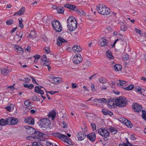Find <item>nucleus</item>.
Returning <instances> with one entry per match:
<instances>
[{
  "label": "nucleus",
  "instance_id": "obj_1",
  "mask_svg": "<svg viewBox=\"0 0 146 146\" xmlns=\"http://www.w3.org/2000/svg\"><path fill=\"white\" fill-rule=\"evenodd\" d=\"M68 29L70 31H74L77 28V22L76 19L72 16L69 17L67 20Z\"/></svg>",
  "mask_w": 146,
  "mask_h": 146
},
{
  "label": "nucleus",
  "instance_id": "obj_2",
  "mask_svg": "<svg viewBox=\"0 0 146 146\" xmlns=\"http://www.w3.org/2000/svg\"><path fill=\"white\" fill-rule=\"evenodd\" d=\"M127 103V101L124 96H120L116 98L115 99V104L120 108H123L126 106Z\"/></svg>",
  "mask_w": 146,
  "mask_h": 146
},
{
  "label": "nucleus",
  "instance_id": "obj_3",
  "mask_svg": "<svg viewBox=\"0 0 146 146\" xmlns=\"http://www.w3.org/2000/svg\"><path fill=\"white\" fill-rule=\"evenodd\" d=\"M96 9L98 13L104 15H108L110 13V9L102 4H100L97 7Z\"/></svg>",
  "mask_w": 146,
  "mask_h": 146
},
{
  "label": "nucleus",
  "instance_id": "obj_4",
  "mask_svg": "<svg viewBox=\"0 0 146 146\" xmlns=\"http://www.w3.org/2000/svg\"><path fill=\"white\" fill-rule=\"evenodd\" d=\"M39 125L42 129L46 130L50 124V121L46 118H42L38 122Z\"/></svg>",
  "mask_w": 146,
  "mask_h": 146
},
{
  "label": "nucleus",
  "instance_id": "obj_5",
  "mask_svg": "<svg viewBox=\"0 0 146 146\" xmlns=\"http://www.w3.org/2000/svg\"><path fill=\"white\" fill-rule=\"evenodd\" d=\"M53 29L57 32H60L62 29L60 23L57 20H54L51 22Z\"/></svg>",
  "mask_w": 146,
  "mask_h": 146
},
{
  "label": "nucleus",
  "instance_id": "obj_6",
  "mask_svg": "<svg viewBox=\"0 0 146 146\" xmlns=\"http://www.w3.org/2000/svg\"><path fill=\"white\" fill-rule=\"evenodd\" d=\"M73 61L74 64H78L80 63L82 60V58L80 54H76L73 58Z\"/></svg>",
  "mask_w": 146,
  "mask_h": 146
},
{
  "label": "nucleus",
  "instance_id": "obj_7",
  "mask_svg": "<svg viewBox=\"0 0 146 146\" xmlns=\"http://www.w3.org/2000/svg\"><path fill=\"white\" fill-rule=\"evenodd\" d=\"M98 132L100 135L102 136L108 137L109 136V133L106 129L102 128L99 129Z\"/></svg>",
  "mask_w": 146,
  "mask_h": 146
},
{
  "label": "nucleus",
  "instance_id": "obj_8",
  "mask_svg": "<svg viewBox=\"0 0 146 146\" xmlns=\"http://www.w3.org/2000/svg\"><path fill=\"white\" fill-rule=\"evenodd\" d=\"M62 79L59 77L53 76L50 82L54 84H57L60 83L62 81Z\"/></svg>",
  "mask_w": 146,
  "mask_h": 146
},
{
  "label": "nucleus",
  "instance_id": "obj_9",
  "mask_svg": "<svg viewBox=\"0 0 146 146\" xmlns=\"http://www.w3.org/2000/svg\"><path fill=\"white\" fill-rule=\"evenodd\" d=\"M120 121L124 124L127 127L129 128H131L132 127V124L130 121L126 119L122 118H121Z\"/></svg>",
  "mask_w": 146,
  "mask_h": 146
},
{
  "label": "nucleus",
  "instance_id": "obj_10",
  "mask_svg": "<svg viewBox=\"0 0 146 146\" xmlns=\"http://www.w3.org/2000/svg\"><path fill=\"white\" fill-rule=\"evenodd\" d=\"M133 107L134 110L135 112L139 113L141 111L142 107L140 105L137 104L136 103H134Z\"/></svg>",
  "mask_w": 146,
  "mask_h": 146
},
{
  "label": "nucleus",
  "instance_id": "obj_11",
  "mask_svg": "<svg viewBox=\"0 0 146 146\" xmlns=\"http://www.w3.org/2000/svg\"><path fill=\"white\" fill-rule=\"evenodd\" d=\"M87 138L92 142H94L96 139V135L95 133L92 132L87 135Z\"/></svg>",
  "mask_w": 146,
  "mask_h": 146
},
{
  "label": "nucleus",
  "instance_id": "obj_12",
  "mask_svg": "<svg viewBox=\"0 0 146 146\" xmlns=\"http://www.w3.org/2000/svg\"><path fill=\"white\" fill-rule=\"evenodd\" d=\"M56 41L57 44L59 46H61L63 43L67 42V41L66 40L60 36H59L58 37V38L56 39Z\"/></svg>",
  "mask_w": 146,
  "mask_h": 146
},
{
  "label": "nucleus",
  "instance_id": "obj_13",
  "mask_svg": "<svg viewBox=\"0 0 146 146\" xmlns=\"http://www.w3.org/2000/svg\"><path fill=\"white\" fill-rule=\"evenodd\" d=\"M9 125H14L16 124L18 122V120L17 118L14 117H10L8 118Z\"/></svg>",
  "mask_w": 146,
  "mask_h": 146
},
{
  "label": "nucleus",
  "instance_id": "obj_14",
  "mask_svg": "<svg viewBox=\"0 0 146 146\" xmlns=\"http://www.w3.org/2000/svg\"><path fill=\"white\" fill-rule=\"evenodd\" d=\"M78 137V140L79 141H81L83 140L86 137L85 133L84 131H80L78 133V135H77Z\"/></svg>",
  "mask_w": 146,
  "mask_h": 146
},
{
  "label": "nucleus",
  "instance_id": "obj_15",
  "mask_svg": "<svg viewBox=\"0 0 146 146\" xmlns=\"http://www.w3.org/2000/svg\"><path fill=\"white\" fill-rule=\"evenodd\" d=\"M25 7H22L18 12H16L13 15L14 16H18L23 15L25 12Z\"/></svg>",
  "mask_w": 146,
  "mask_h": 146
},
{
  "label": "nucleus",
  "instance_id": "obj_16",
  "mask_svg": "<svg viewBox=\"0 0 146 146\" xmlns=\"http://www.w3.org/2000/svg\"><path fill=\"white\" fill-rule=\"evenodd\" d=\"M64 6L65 7L70 9L71 11H75L76 9H77L76 6L69 3H67L64 4Z\"/></svg>",
  "mask_w": 146,
  "mask_h": 146
},
{
  "label": "nucleus",
  "instance_id": "obj_17",
  "mask_svg": "<svg viewBox=\"0 0 146 146\" xmlns=\"http://www.w3.org/2000/svg\"><path fill=\"white\" fill-rule=\"evenodd\" d=\"M107 41L106 39L102 38L99 40V44L100 45L101 47L107 45Z\"/></svg>",
  "mask_w": 146,
  "mask_h": 146
},
{
  "label": "nucleus",
  "instance_id": "obj_18",
  "mask_svg": "<svg viewBox=\"0 0 146 146\" xmlns=\"http://www.w3.org/2000/svg\"><path fill=\"white\" fill-rule=\"evenodd\" d=\"M98 102L99 103L101 104H106L107 102L106 99L104 98H96L93 100L94 102Z\"/></svg>",
  "mask_w": 146,
  "mask_h": 146
},
{
  "label": "nucleus",
  "instance_id": "obj_19",
  "mask_svg": "<svg viewBox=\"0 0 146 146\" xmlns=\"http://www.w3.org/2000/svg\"><path fill=\"white\" fill-rule=\"evenodd\" d=\"M8 118L5 119L2 118L0 119V124L2 126L9 124Z\"/></svg>",
  "mask_w": 146,
  "mask_h": 146
},
{
  "label": "nucleus",
  "instance_id": "obj_20",
  "mask_svg": "<svg viewBox=\"0 0 146 146\" xmlns=\"http://www.w3.org/2000/svg\"><path fill=\"white\" fill-rule=\"evenodd\" d=\"M102 111L103 114L105 115H113V113L112 112L107 109H103Z\"/></svg>",
  "mask_w": 146,
  "mask_h": 146
},
{
  "label": "nucleus",
  "instance_id": "obj_21",
  "mask_svg": "<svg viewBox=\"0 0 146 146\" xmlns=\"http://www.w3.org/2000/svg\"><path fill=\"white\" fill-rule=\"evenodd\" d=\"M56 115V112L55 111H54L50 112L48 114V116L50 118H51L52 120H53L55 117Z\"/></svg>",
  "mask_w": 146,
  "mask_h": 146
},
{
  "label": "nucleus",
  "instance_id": "obj_22",
  "mask_svg": "<svg viewBox=\"0 0 146 146\" xmlns=\"http://www.w3.org/2000/svg\"><path fill=\"white\" fill-rule=\"evenodd\" d=\"M35 91L37 93L40 94L41 95L44 94V91L41 90L38 86H36L35 89Z\"/></svg>",
  "mask_w": 146,
  "mask_h": 146
},
{
  "label": "nucleus",
  "instance_id": "obj_23",
  "mask_svg": "<svg viewBox=\"0 0 146 146\" xmlns=\"http://www.w3.org/2000/svg\"><path fill=\"white\" fill-rule=\"evenodd\" d=\"M72 50L75 52H80L81 50L80 47L77 45L74 46L72 48Z\"/></svg>",
  "mask_w": 146,
  "mask_h": 146
},
{
  "label": "nucleus",
  "instance_id": "obj_24",
  "mask_svg": "<svg viewBox=\"0 0 146 146\" xmlns=\"http://www.w3.org/2000/svg\"><path fill=\"white\" fill-rule=\"evenodd\" d=\"M9 71L7 69L3 68L1 70V73L4 76H7L9 72Z\"/></svg>",
  "mask_w": 146,
  "mask_h": 146
},
{
  "label": "nucleus",
  "instance_id": "obj_25",
  "mask_svg": "<svg viewBox=\"0 0 146 146\" xmlns=\"http://www.w3.org/2000/svg\"><path fill=\"white\" fill-rule=\"evenodd\" d=\"M75 11L77 12V14L81 16H84L86 15V13L80 9H79L77 8L76 9Z\"/></svg>",
  "mask_w": 146,
  "mask_h": 146
},
{
  "label": "nucleus",
  "instance_id": "obj_26",
  "mask_svg": "<svg viewBox=\"0 0 146 146\" xmlns=\"http://www.w3.org/2000/svg\"><path fill=\"white\" fill-rule=\"evenodd\" d=\"M114 69L116 71H118L121 68V65L119 64H116L113 65Z\"/></svg>",
  "mask_w": 146,
  "mask_h": 146
},
{
  "label": "nucleus",
  "instance_id": "obj_27",
  "mask_svg": "<svg viewBox=\"0 0 146 146\" xmlns=\"http://www.w3.org/2000/svg\"><path fill=\"white\" fill-rule=\"evenodd\" d=\"M64 11V8L61 6L58 7L57 8V11L58 13H63Z\"/></svg>",
  "mask_w": 146,
  "mask_h": 146
},
{
  "label": "nucleus",
  "instance_id": "obj_28",
  "mask_svg": "<svg viewBox=\"0 0 146 146\" xmlns=\"http://www.w3.org/2000/svg\"><path fill=\"white\" fill-rule=\"evenodd\" d=\"M119 82L117 83V85L119 86H121V88L124 87L123 85L125 84L126 83V81L124 80H119Z\"/></svg>",
  "mask_w": 146,
  "mask_h": 146
},
{
  "label": "nucleus",
  "instance_id": "obj_29",
  "mask_svg": "<svg viewBox=\"0 0 146 146\" xmlns=\"http://www.w3.org/2000/svg\"><path fill=\"white\" fill-rule=\"evenodd\" d=\"M134 87V86L133 85H131L125 88L124 87H122V88L124 89L125 90L128 91L131 90Z\"/></svg>",
  "mask_w": 146,
  "mask_h": 146
},
{
  "label": "nucleus",
  "instance_id": "obj_30",
  "mask_svg": "<svg viewBox=\"0 0 146 146\" xmlns=\"http://www.w3.org/2000/svg\"><path fill=\"white\" fill-rule=\"evenodd\" d=\"M106 55L107 57L109 59H112L113 57L111 52L110 53L108 51H107L106 53Z\"/></svg>",
  "mask_w": 146,
  "mask_h": 146
},
{
  "label": "nucleus",
  "instance_id": "obj_31",
  "mask_svg": "<svg viewBox=\"0 0 146 146\" xmlns=\"http://www.w3.org/2000/svg\"><path fill=\"white\" fill-rule=\"evenodd\" d=\"M23 85L25 88H28L30 89H32L34 87V85L32 84L27 85V84H23Z\"/></svg>",
  "mask_w": 146,
  "mask_h": 146
},
{
  "label": "nucleus",
  "instance_id": "obj_32",
  "mask_svg": "<svg viewBox=\"0 0 146 146\" xmlns=\"http://www.w3.org/2000/svg\"><path fill=\"white\" fill-rule=\"evenodd\" d=\"M99 81L101 83H107L108 82V80L106 78L104 77H102L100 78L99 79Z\"/></svg>",
  "mask_w": 146,
  "mask_h": 146
},
{
  "label": "nucleus",
  "instance_id": "obj_33",
  "mask_svg": "<svg viewBox=\"0 0 146 146\" xmlns=\"http://www.w3.org/2000/svg\"><path fill=\"white\" fill-rule=\"evenodd\" d=\"M29 36L31 38H34L36 37V33L34 31H31L29 34Z\"/></svg>",
  "mask_w": 146,
  "mask_h": 146
},
{
  "label": "nucleus",
  "instance_id": "obj_34",
  "mask_svg": "<svg viewBox=\"0 0 146 146\" xmlns=\"http://www.w3.org/2000/svg\"><path fill=\"white\" fill-rule=\"evenodd\" d=\"M42 62H43V66H45L49 65L51 63L50 60H43Z\"/></svg>",
  "mask_w": 146,
  "mask_h": 146
},
{
  "label": "nucleus",
  "instance_id": "obj_35",
  "mask_svg": "<svg viewBox=\"0 0 146 146\" xmlns=\"http://www.w3.org/2000/svg\"><path fill=\"white\" fill-rule=\"evenodd\" d=\"M43 21L44 23H48L50 21L49 18L48 16H46L43 18Z\"/></svg>",
  "mask_w": 146,
  "mask_h": 146
},
{
  "label": "nucleus",
  "instance_id": "obj_36",
  "mask_svg": "<svg viewBox=\"0 0 146 146\" xmlns=\"http://www.w3.org/2000/svg\"><path fill=\"white\" fill-rule=\"evenodd\" d=\"M91 65V63L90 61L87 60L85 63V64L84 65V66H85L87 68H88V67L90 66Z\"/></svg>",
  "mask_w": 146,
  "mask_h": 146
},
{
  "label": "nucleus",
  "instance_id": "obj_37",
  "mask_svg": "<svg viewBox=\"0 0 146 146\" xmlns=\"http://www.w3.org/2000/svg\"><path fill=\"white\" fill-rule=\"evenodd\" d=\"M19 22V26L21 28H22L23 27V25L22 23L23 19L22 18H21V19H18Z\"/></svg>",
  "mask_w": 146,
  "mask_h": 146
},
{
  "label": "nucleus",
  "instance_id": "obj_38",
  "mask_svg": "<svg viewBox=\"0 0 146 146\" xmlns=\"http://www.w3.org/2000/svg\"><path fill=\"white\" fill-rule=\"evenodd\" d=\"M14 21L12 19H9L6 22V24L7 25H10L13 23Z\"/></svg>",
  "mask_w": 146,
  "mask_h": 146
},
{
  "label": "nucleus",
  "instance_id": "obj_39",
  "mask_svg": "<svg viewBox=\"0 0 146 146\" xmlns=\"http://www.w3.org/2000/svg\"><path fill=\"white\" fill-rule=\"evenodd\" d=\"M142 118L146 121V110L145 111H142Z\"/></svg>",
  "mask_w": 146,
  "mask_h": 146
},
{
  "label": "nucleus",
  "instance_id": "obj_40",
  "mask_svg": "<svg viewBox=\"0 0 146 146\" xmlns=\"http://www.w3.org/2000/svg\"><path fill=\"white\" fill-rule=\"evenodd\" d=\"M110 130L111 132H112L113 134H115L117 132V130L115 129V128H113V127H111L110 128Z\"/></svg>",
  "mask_w": 146,
  "mask_h": 146
},
{
  "label": "nucleus",
  "instance_id": "obj_41",
  "mask_svg": "<svg viewBox=\"0 0 146 146\" xmlns=\"http://www.w3.org/2000/svg\"><path fill=\"white\" fill-rule=\"evenodd\" d=\"M111 28L110 26H109L107 27L105 29V32L106 33H108L109 32L111 31Z\"/></svg>",
  "mask_w": 146,
  "mask_h": 146
},
{
  "label": "nucleus",
  "instance_id": "obj_42",
  "mask_svg": "<svg viewBox=\"0 0 146 146\" xmlns=\"http://www.w3.org/2000/svg\"><path fill=\"white\" fill-rule=\"evenodd\" d=\"M31 120V117H29L26 118L24 120V121L25 123L29 124Z\"/></svg>",
  "mask_w": 146,
  "mask_h": 146
},
{
  "label": "nucleus",
  "instance_id": "obj_43",
  "mask_svg": "<svg viewBox=\"0 0 146 146\" xmlns=\"http://www.w3.org/2000/svg\"><path fill=\"white\" fill-rule=\"evenodd\" d=\"M31 146H42V144L40 143H38L37 142H34L33 143L32 145Z\"/></svg>",
  "mask_w": 146,
  "mask_h": 146
},
{
  "label": "nucleus",
  "instance_id": "obj_44",
  "mask_svg": "<svg viewBox=\"0 0 146 146\" xmlns=\"http://www.w3.org/2000/svg\"><path fill=\"white\" fill-rule=\"evenodd\" d=\"M127 29V26L122 25L121 27V31H124L126 30Z\"/></svg>",
  "mask_w": 146,
  "mask_h": 146
},
{
  "label": "nucleus",
  "instance_id": "obj_45",
  "mask_svg": "<svg viewBox=\"0 0 146 146\" xmlns=\"http://www.w3.org/2000/svg\"><path fill=\"white\" fill-rule=\"evenodd\" d=\"M64 136H65V135L62 134L60 133H58L57 137L63 140Z\"/></svg>",
  "mask_w": 146,
  "mask_h": 146
},
{
  "label": "nucleus",
  "instance_id": "obj_46",
  "mask_svg": "<svg viewBox=\"0 0 146 146\" xmlns=\"http://www.w3.org/2000/svg\"><path fill=\"white\" fill-rule=\"evenodd\" d=\"M134 30L136 33H139L141 36L143 35V33H141V31L137 28L135 29Z\"/></svg>",
  "mask_w": 146,
  "mask_h": 146
},
{
  "label": "nucleus",
  "instance_id": "obj_47",
  "mask_svg": "<svg viewBox=\"0 0 146 146\" xmlns=\"http://www.w3.org/2000/svg\"><path fill=\"white\" fill-rule=\"evenodd\" d=\"M24 79V80L25 81V83L27 84H29V81L31 80L30 78L29 77L25 78Z\"/></svg>",
  "mask_w": 146,
  "mask_h": 146
},
{
  "label": "nucleus",
  "instance_id": "obj_48",
  "mask_svg": "<svg viewBox=\"0 0 146 146\" xmlns=\"http://www.w3.org/2000/svg\"><path fill=\"white\" fill-rule=\"evenodd\" d=\"M31 102H30L29 100L25 101L24 102V105L26 106L30 105L31 104Z\"/></svg>",
  "mask_w": 146,
  "mask_h": 146
},
{
  "label": "nucleus",
  "instance_id": "obj_49",
  "mask_svg": "<svg viewBox=\"0 0 146 146\" xmlns=\"http://www.w3.org/2000/svg\"><path fill=\"white\" fill-rule=\"evenodd\" d=\"M91 125L92 129L94 130L96 129V124L94 123H91Z\"/></svg>",
  "mask_w": 146,
  "mask_h": 146
},
{
  "label": "nucleus",
  "instance_id": "obj_50",
  "mask_svg": "<svg viewBox=\"0 0 146 146\" xmlns=\"http://www.w3.org/2000/svg\"><path fill=\"white\" fill-rule=\"evenodd\" d=\"M141 90L144 91V89H141L140 87L138 86V92L139 93L141 94H143V95H144V94L142 93V92L141 91Z\"/></svg>",
  "mask_w": 146,
  "mask_h": 146
},
{
  "label": "nucleus",
  "instance_id": "obj_51",
  "mask_svg": "<svg viewBox=\"0 0 146 146\" xmlns=\"http://www.w3.org/2000/svg\"><path fill=\"white\" fill-rule=\"evenodd\" d=\"M44 50L45 51L46 53H48L49 52V48L48 47H45L44 48Z\"/></svg>",
  "mask_w": 146,
  "mask_h": 146
},
{
  "label": "nucleus",
  "instance_id": "obj_52",
  "mask_svg": "<svg viewBox=\"0 0 146 146\" xmlns=\"http://www.w3.org/2000/svg\"><path fill=\"white\" fill-rule=\"evenodd\" d=\"M31 78L32 79V82L38 85V83H37V82H36L35 79L34 78L32 77H31Z\"/></svg>",
  "mask_w": 146,
  "mask_h": 146
},
{
  "label": "nucleus",
  "instance_id": "obj_53",
  "mask_svg": "<svg viewBox=\"0 0 146 146\" xmlns=\"http://www.w3.org/2000/svg\"><path fill=\"white\" fill-rule=\"evenodd\" d=\"M58 92H57V91H50L47 92H48L52 95H53L56 93H57Z\"/></svg>",
  "mask_w": 146,
  "mask_h": 146
},
{
  "label": "nucleus",
  "instance_id": "obj_54",
  "mask_svg": "<svg viewBox=\"0 0 146 146\" xmlns=\"http://www.w3.org/2000/svg\"><path fill=\"white\" fill-rule=\"evenodd\" d=\"M5 108L7 111H11V107L10 106H7L5 107Z\"/></svg>",
  "mask_w": 146,
  "mask_h": 146
},
{
  "label": "nucleus",
  "instance_id": "obj_55",
  "mask_svg": "<svg viewBox=\"0 0 146 146\" xmlns=\"http://www.w3.org/2000/svg\"><path fill=\"white\" fill-rule=\"evenodd\" d=\"M33 139H35V141H39L41 140L38 137H37L36 136H34Z\"/></svg>",
  "mask_w": 146,
  "mask_h": 146
},
{
  "label": "nucleus",
  "instance_id": "obj_56",
  "mask_svg": "<svg viewBox=\"0 0 146 146\" xmlns=\"http://www.w3.org/2000/svg\"><path fill=\"white\" fill-rule=\"evenodd\" d=\"M40 132L38 131H35L34 133V135L36 136H38V137L39 133Z\"/></svg>",
  "mask_w": 146,
  "mask_h": 146
},
{
  "label": "nucleus",
  "instance_id": "obj_57",
  "mask_svg": "<svg viewBox=\"0 0 146 146\" xmlns=\"http://www.w3.org/2000/svg\"><path fill=\"white\" fill-rule=\"evenodd\" d=\"M114 104V102H110V103H109V102H108V105L109 107H111L112 105H113Z\"/></svg>",
  "mask_w": 146,
  "mask_h": 146
},
{
  "label": "nucleus",
  "instance_id": "obj_58",
  "mask_svg": "<svg viewBox=\"0 0 146 146\" xmlns=\"http://www.w3.org/2000/svg\"><path fill=\"white\" fill-rule=\"evenodd\" d=\"M34 120L33 119L31 118V120H30L29 124H31L32 125H33L34 124Z\"/></svg>",
  "mask_w": 146,
  "mask_h": 146
},
{
  "label": "nucleus",
  "instance_id": "obj_59",
  "mask_svg": "<svg viewBox=\"0 0 146 146\" xmlns=\"http://www.w3.org/2000/svg\"><path fill=\"white\" fill-rule=\"evenodd\" d=\"M63 140L65 141V140H66L67 141H68L69 140H70V139L66 135H65V136H64V137Z\"/></svg>",
  "mask_w": 146,
  "mask_h": 146
},
{
  "label": "nucleus",
  "instance_id": "obj_60",
  "mask_svg": "<svg viewBox=\"0 0 146 146\" xmlns=\"http://www.w3.org/2000/svg\"><path fill=\"white\" fill-rule=\"evenodd\" d=\"M40 57V55L38 54H36L34 56V57L35 58V59H38Z\"/></svg>",
  "mask_w": 146,
  "mask_h": 146
},
{
  "label": "nucleus",
  "instance_id": "obj_61",
  "mask_svg": "<svg viewBox=\"0 0 146 146\" xmlns=\"http://www.w3.org/2000/svg\"><path fill=\"white\" fill-rule=\"evenodd\" d=\"M26 127H27L26 128V129H31L32 130H33V131L35 130V129L34 128L31 127L29 126H27Z\"/></svg>",
  "mask_w": 146,
  "mask_h": 146
},
{
  "label": "nucleus",
  "instance_id": "obj_62",
  "mask_svg": "<svg viewBox=\"0 0 146 146\" xmlns=\"http://www.w3.org/2000/svg\"><path fill=\"white\" fill-rule=\"evenodd\" d=\"M46 144L48 146H53V144L49 141H47L46 142Z\"/></svg>",
  "mask_w": 146,
  "mask_h": 146
},
{
  "label": "nucleus",
  "instance_id": "obj_63",
  "mask_svg": "<svg viewBox=\"0 0 146 146\" xmlns=\"http://www.w3.org/2000/svg\"><path fill=\"white\" fill-rule=\"evenodd\" d=\"M72 88H75L77 87V86L74 83H72Z\"/></svg>",
  "mask_w": 146,
  "mask_h": 146
},
{
  "label": "nucleus",
  "instance_id": "obj_64",
  "mask_svg": "<svg viewBox=\"0 0 146 146\" xmlns=\"http://www.w3.org/2000/svg\"><path fill=\"white\" fill-rule=\"evenodd\" d=\"M42 60H47V57L46 55L45 54L43 55V56L42 58Z\"/></svg>",
  "mask_w": 146,
  "mask_h": 146
}]
</instances>
